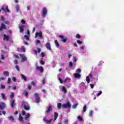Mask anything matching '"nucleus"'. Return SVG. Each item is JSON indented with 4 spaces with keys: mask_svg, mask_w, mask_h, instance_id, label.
<instances>
[{
    "mask_svg": "<svg viewBox=\"0 0 124 124\" xmlns=\"http://www.w3.org/2000/svg\"><path fill=\"white\" fill-rule=\"evenodd\" d=\"M1 10H4L5 13H6V12H8V13L10 12V11L9 10V9H8V8H7V7H5V6H4V7L2 6L1 8Z\"/></svg>",
    "mask_w": 124,
    "mask_h": 124,
    "instance_id": "17",
    "label": "nucleus"
},
{
    "mask_svg": "<svg viewBox=\"0 0 124 124\" xmlns=\"http://www.w3.org/2000/svg\"><path fill=\"white\" fill-rule=\"evenodd\" d=\"M80 86H81V87H84L85 86V83L84 82H81L80 83Z\"/></svg>",
    "mask_w": 124,
    "mask_h": 124,
    "instance_id": "51",
    "label": "nucleus"
},
{
    "mask_svg": "<svg viewBox=\"0 0 124 124\" xmlns=\"http://www.w3.org/2000/svg\"><path fill=\"white\" fill-rule=\"evenodd\" d=\"M52 110L53 108L52 107L51 105H49L47 108V110L46 111V115H48V114H50V112H52Z\"/></svg>",
    "mask_w": 124,
    "mask_h": 124,
    "instance_id": "7",
    "label": "nucleus"
},
{
    "mask_svg": "<svg viewBox=\"0 0 124 124\" xmlns=\"http://www.w3.org/2000/svg\"><path fill=\"white\" fill-rule=\"evenodd\" d=\"M37 36H39V37H41V38H43V37H42V32L40 31L39 32H36L35 33V38H36Z\"/></svg>",
    "mask_w": 124,
    "mask_h": 124,
    "instance_id": "16",
    "label": "nucleus"
},
{
    "mask_svg": "<svg viewBox=\"0 0 124 124\" xmlns=\"http://www.w3.org/2000/svg\"><path fill=\"white\" fill-rule=\"evenodd\" d=\"M31 85H32V86H35V83H34V82H33V81H32L31 82Z\"/></svg>",
    "mask_w": 124,
    "mask_h": 124,
    "instance_id": "57",
    "label": "nucleus"
},
{
    "mask_svg": "<svg viewBox=\"0 0 124 124\" xmlns=\"http://www.w3.org/2000/svg\"><path fill=\"white\" fill-rule=\"evenodd\" d=\"M20 58H21V62H26L27 60V57L25 56L24 54H20L19 55Z\"/></svg>",
    "mask_w": 124,
    "mask_h": 124,
    "instance_id": "13",
    "label": "nucleus"
},
{
    "mask_svg": "<svg viewBox=\"0 0 124 124\" xmlns=\"http://www.w3.org/2000/svg\"><path fill=\"white\" fill-rule=\"evenodd\" d=\"M1 94L2 95V99H4L5 98V95H4V93H1Z\"/></svg>",
    "mask_w": 124,
    "mask_h": 124,
    "instance_id": "42",
    "label": "nucleus"
},
{
    "mask_svg": "<svg viewBox=\"0 0 124 124\" xmlns=\"http://www.w3.org/2000/svg\"><path fill=\"white\" fill-rule=\"evenodd\" d=\"M27 87H28V90H31V85L28 84Z\"/></svg>",
    "mask_w": 124,
    "mask_h": 124,
    "instance_id": "39",
    "label": "nucleus"
},
{
    "mask_svg": "<svg viewBox=\"0 0 124 124\" xmlns=\"http://www.w3.org/2000/svg\"><path fill=\"white\" fill-rule=\"evenodd\" d=\"M62 107L63 108H65V109H70L71 108V104H70V103H69V102H67L62 104Z\"/></svg>",
    "mask_w": 124,
    "mask_h": 124,
    "instance_id": "4",
    "label": "nucleus"
},
{
    "mask_svg": "<svg viewBox=\"0 0 124 124\" xmlns=\"http://www.w3.org/2000/svg\"><path fill=\"white\" fill-rule=\"evenodd\" d=\"M19 29V32H23L24 31V29H25V25L23 24H20L18 25Z\"/></svg>",
    "mask_w": 124,
    "mask_h": 124,
    "instance_id": "12",
    "label": "nucleus"
},
{
    "mask_svg": "<svg viewBox=\"0 0 124 124\" xmlns=\"http://www.w3.org/2000/svg\"><path fill=\"white\" fill-rule=\"evenodd\" d=\"M5 108V104H4L3 103H0V109L1 110H3Z\"/></svg>",
    "mask_w": 124,
    "mask_h": 124,
    "instance_id": "20",
    "label": "nucleus"
},
{
    "mask_svg": "<svg viewBox=\"0 0 124 124\" xmlns=\"http://www.w3.org/2000/svg\"><path fill=\"white\" fill-rule=\"evenodd\" d=\"M27 34L30 35V30H27Z\"/></svg>",
    "mask_w": 124,
    "mask_h": 124,
    "instance_id": "63",
    "label": "nucleus"
},
{
    "mask_svg": "<svg viewBox=\"0 0 124 124\" xmlns=\"http://www.w3.org/2000/svg\"><path fill=\"white\" fill-rule=\"evenodd\" d=\"M62 107V103H59L58 104V106H57V108L58 109H61Z\"/></svg>",
    "mask_w": 124,
    "mask_h": 124,
    "instance_id": "32",
    "label": "nucleus"
},
{
    "mask_svg": "<svg viewBox=\"0 0 124 124\" xmlns=\"http://www.w3.org/2000/svg\"><path fill=\"white\" fill-rule=\"evenodd\" d=\"M47 13H48L47 9L44 7L42 11V16L44 18H45V17H46V16L47 15Z\"/></svg>",
    "mask_w": 124,
    "mask_h": 124,
    "instance_id": "8",
    "label": "nucleus"
},
{
    "mask_svg": "<svg viewBox=\"0 0 124 124\" xmlns=\"http://www.w3.org/2000/svg\"><path fill=\"white\" fill-rule=\"evenodd\" d=\"M21 77L22 79H23L25 81V82H27V77H26L24 75H21Z\"/></svg>",
    "mask_w": 124,
    "mask_h": 124,
    "instance_id": "27",
    "label": "nucleus"
},
{
    "mask_svg": "<svg viewBox=\"0 0 124 124\" xmlns=\"http://www.w3.org/2000/svg\"><path fill=\"white\" fill-rule=\"evenodd\" d=\"M24 38H25V39H26V40H29V36L25 35L24 36Z\"/></svg>",
    "mask_w": 124,
    "mask_h": 124,
    "instance_id": "43",
    "label": "nucleus"
},
{
    "mask_svg": "<svg viewBox=\"0 0 124 124\" xmlns=\"http://www.w3.org/2000/svg\"><path fill=\"white\" fill-rule=\"evenodd\" d=\"M14 58H16V59H19V56L18 55H16V54H15L14 55Z\"/></svg>",
    "mask_w": 124,
    "mask_h": 124,
    "instance_id": "53",
    "label": "nucleus"
},
{
    "mask_svg": "<svg viewBox=\"0 0 124 124\" xmlns=\"http://www.w3.org/2000/svg\"><path fill=\"white\" fill-rule=\"evenodd\" d=\"M6 53V52H4L3 51H2V53L1 54V60H4V54Z\"/></svg>",
    "mask_w": 124,
    "mask_h": 124,
    "instance_id": "25",
    "label": "nucleus"
},
{
    "mask_svg": "<svg viewBox=\"0 0 124 124\" xmlns=\"http://www.w3.org/2000/svg\"><path fill=\"white\" fill-rule=\"evenodd\" d=\"M54 119H49L47 120L46 118H43V120L44 122H45V123H46V124H50V123H54L56 120H57L58 116H59V114L57 112H54Z\"/></svg>",
    "mask_w": 124,
    "mask_h": 124,
    "instance_id": "2",
    "label": "nucleus"
},
{
    "mask_svg": "<svg viewBox=\"0 0 124 124\" xmlns=\"http://www.w3.org/2000/svg\"><path fill=\"white\" fill-rule=\"evenodd\" d=\"M89 117H90V118H92V117H93V111L92 110L89 111Z\"/></svg>",
    "mask_w": 124,
    "mask_h": 124,
    "instance_id": "23",
    "label": "nucleus"
},
{
    "mask_svg": "<svg viewBox=\"0 0 124 124\" xmlns=\"http://www.w3.org/2000/svg\"><path fill=\"white\" fill-rule=\"evenodd\" d=\"M73 63H76V62H77V57L76 56H73Z\"/></svg>",
    "mask_w": 124,
    "mask_h": 124,
    "instance_id": "29",
    "label": "nucleus"
},
{
    "mask_svg": "<svg viewBox=\"0 0 124 124\" xmlns=\"http://www.w3.org/2000/svg\"><path fill=\"white\" fill-rule=\"evenodd\" d=\"M77 106H78V104H76L74 106H72L73 109H76V108H77Z\"/></svg>",
    "mask_w": 124,
    "mask_h": 124,
    "instance_id": "36",
    "label": "nucleus"
},
{
    "mask_svg": "<svg viewBox=\"0 0 124 124\" xmlns=\"http://www.w3.org/2000/svg\"><path fill=\"white\" fill-rule=\"evenodd\" d=\"M22 116H25V120L29 121V119L30 118V113H27L26 114V112H25V111L23 110L22 111Z\"/></svg>",
    "mask_w": 124,
    "mask_h": 124,
    "instance_id": "6",
    "label": "nucleus"
},
{
    "mask_svg": "<svg viewBox=\"0 0 124 124\" xmlns=\"http://www.w3.org/2000/svg\"><path fill=\"white\" fill-rule=\"evenodd\" d=\"M9 23H10L9 21H5V24H9Z\"/></svg>",
    "mask_w": 124,
    "mask_h": 124,
    "instance_id": "64",
    "label": "nucleus"
},
{
    "mask_svg": "<svg viewBox=\"0 0 124 124\" xmlns=\"http://www.w3.org/2000/svg\"><path fill=\"white\" fill-rule=\"evenodd\" d=\"M76 73L74 74V77L75 78H77L78 79L79 78H81V75L78 73H81V69H78L76 71Z\"/></svg>",
    "mask_w": 124,
    "mask_h": 124,
    "instance_id": "3",
    "label": "nucleus"
},
{
    "mask_svg": "<svg viewBox=\"0 0 124 124\" xmlns=\"http://www.w3.org/2000/svg\"><path fill=\"white\" fill-rule=\"evenodd\" d=\"M40 63L41 64H44V61L42 60L40 62Z\"/></svg>",
    "mask_w": 124,
    "mask_h": 124,
    "instance_id": "60",
    "label": "nucleus"
},
{
    "mask_svg": "<svg viewBox=\"0 0 124 124\" xmlns=\"http://www.w3.org/2000/svg\"><path fill=\"white\" fill-rule=\"evenodd\" d=\"M28 94H29V93H28V92H24V95L25 96H28Z\"/></svg>",
    "mask_w": 124,
    "mask_h": 124,
    "instance_id": "56",
    "label": "nucleus"
},
{
    "mask_svg": "<svg viewBox=\"0 0 124 124\" xmlns=\"http://www.w3.org/2000/svg\"><path fill=\"white\" fill-rule=\"evenodd\" d=\"M60 89H62V91L64 93H66V89H65V87L63 86H60L59 87Z\"/></svg>",
    "mask_w": 124,
    "mask_h": 124,
    "instance_id": "18",
    "label": "nucleus"
},
{
    "mask_svg": "<svg viewBox=\"0 0 124 124\" xmlns=\"http://www.w3.org/2000/svg\"><path fill=\"white\" fill-rule=\"evenodd\" d=\"M76 38H80V37H81V36H80V34H77L76 35Z\"/></svg>",
    "mask_w": 124,
    "mask_h": 124,
    "instance_id": "46",
    "label": "nucleus"
},
{
    "mask_svg": "<svg viewBox=\"0 0 124 124\" xmlns=\"http://www.w3.org/2000/svg\"><path fill=\"white\" fill-rule=\"evenodd\" d=\"M59 37L61 39L62 41L64 43H65L66 42V41L67 40V39L66 38H64V36L63 35H59Z\"/></svg>",
    "mask_w": 124,
    "mask_h": 124,
    "instance_id": "15",
    "label": "nucleus"
},
{
    "mask_svg": "<svg viewBox=\"0 0 124 124\" xmlns=\"http://www.w3.org/2000/svg\"><path fill=\"white\" fill-rule=\"evenodd\" d=\"M1 89H5V86L4 85H2V84H1Z\"/></svg>",
    "mask_w": 124,
    "mask_h": 124,
    "instance_id": "59",
    "label": "nucleus"
},
{
    "mask_svg": "<svg viewBox=\"0 0 124 124\" xmlns=\"http://www.w3.org/2000/svg\"><path fill=\"white\" fill-rule=\"evenodd\" d=\"M10 98H12V100L10 101L11 105L12 108H14V105L15 104V101L13 99L14 97V93H12L11 95L10 96Z\"/></svg>",
    "mask_w": 124,
    "mask_h": 124,
    "instance_id": "5",
    "label": "nucleus"
},
{
    "mask_svg": "<svg viewBox=\"0 0 124 124\" xmlns=\"http://www.w3.org/2000/svg\"><path fill=\"white\" fill-rule=\"evenodd\" d=\"M46 83V78H44L43 80H42V84H45Z\"/></svg>",
    "mask_w": 124,
    "mask_h": 124,
    "instance_id": "41",
    "label": "nucleus"
},
{
    "mask_svg": "<svg viewBox=\"0 0 124 124\" xmlns=\"http://www.w3.org/2000/svg\"><path fill=\"white\" fill-rule=\"evenodd\" d=\"M46 48L47 49V50H49V51H51L52 50V48H51V44L50 43H47L46 45Z\"/></svg>",
    "mask_w": 124,
    "mask_h": 124,
    "instance_id": "19",
    "label": "nucleus"
},
{
    "mask_svg": "<svg viewBox=\"0 0 124 124\" xmlns=\"http://www.w3.org/2000/svg\"><path fill=\"white\" fill-rule=\"evenodd\" d=\"M14 62L15 64H17V63H18V61L17 60H16L14 61Z\"/></svg>",
    "mask_w": 124,
    "mask_h": 124,
    "instance_id": "52",
    "label": "nucleus"
},
{
    "mask_svg": "<svg viewBox=\"0 0 124 124\" xmlns=\"http://www.w3.org/2000/svg\"><path fill=\"white\" fill-rule=\"evenodd\" d=\"M54 42L56 47H57V48H59V47L60 46V44L58 42V40H56Z\"/></svg>",
    "mask_w": 124,
    "mask_h": 124,
    "instance_id": "30",
    "label": "nucleus"
},
{
    "mask_svg": "<svg viewBox=\"0 0 124 124\" xmlns=\"http://www.w3.org/2000/svg\"><path fill=\"white\" fill-rule=\"evenodd\" d=\"M0 20L1 21H4V17H3V16H1L0 17Z\"/></svg>",
    "mask_w": 124,
    "mask_h": 124,
    "instance_id": "54",
    "label": "nucleus"
},
{
    "mask_svg": "<svg viewBox=\"0 0 124 124\" xmlns=\"http://www.w3.org/2000/svg\"><path fill=\"white\" fill-rule=\"evenodd\" d=\"M71 54L69 53H68V57L69 58L70 57H71Z\"/></svg>",
    "mask_w": 124,
    "mask_h": 124,
    "instance_id": "62",
    "label": "nucleus"
},
{
    "mask_svg": "<svg viewBox=\"0 0 124 124\" xmlns=\"http://www.w3.org/2000/svg\"><path fill=\"white\" fill-rule=\"evenodd\" d=\"M2 30H6V26L3 23H1L0 26V31H1Z\"/></svg>",
    "mask_w": 124,
    "mask_h": 124,
    "instance_id": "14",
    "label": "nucleus"
},
{
    "mask_svg": "<svg viewBox=\"0 0 124 124\" xmlns=\"http://www.w3.org/2000/svg\"><path fill=\"white\" fill-rule=\"evenodd\" d=\"M21 51H22V52H24L25 53V52H26V48L24 47V46H22L21 48Z\"/></svg>",
    "mask_w": 124,
    "mask_h": 124,
    "instance_id": "37",
    "label": "nucleus"
},
{
    "mask_svg": "<svg viewBox=\"0 0 124 124\" xmlns=\"http://www.w3.org/2000/svg\"><path fill=\"white\" fill-rule=\"evenodd\" d=\"M34 96L35 97L36 103H39L40 102V98L39 97V94L37 93L34 94Z\"/></svg>",
    "mask_w": 124,
    "mask_h": 124,
    "instance_id": "10",
    "label": "nucleus"
},
{
    "mask_svg": "<svg viewBox=\"0 0 124 124\" xmlns=\"http://www.w3.org/2000/svg\"><path fill=\"white\" fill-rule=\"evenodd\" d=\"M33 51H34L35 55H37V53H40L41 49H40V48H37V50L34 49Z\"/></svg>",
    "mask_w": 124,
    "mask_h": 124,
    "instance_id": "28",
    "label": "nucleus"
},
{
    "mask_svg": "<svg viewBox=\"0 0 124 124\" xmlns=\"http://www.w3.org/2000/svg\"><path fill=\"white\" fill-rule=\"evenodd\" d=\"M9 39V36L4 34L3 35V40H6V41H8Z\"/></svg>",
    "mask_w": 124,
    "mask_h": 124,
    "instance_id": "21",
    "label": "nucleus"
},
{
    "mask_svg": "<svg viewBox=\"0 0 124 124\" xmlns=\"http://www.w3.org/2000/svg\"><path fill=\"white\" fill-rule=\"evenodd\" d=\"M77 43H78V44H80V45L82 44V41H81L80 40H78L77 41Z\"/></svg>",
    "mask_w": 124,
    "mask_h": 124,
    "instance_id": "47",
    "label": "nucleus"
},
{
    "mask_svg": "<svg viewBox=\"0 0 124 124\" xmlns=\"http://www.w3.org/2000/svg\"><path fill=\"white\" fill-rule=\"evenodd\" d=\"M92 81L93 82H94V83H96L97 81H98V75H93V74H90L89 76H88L86 77V82H87L88 84L90 83Z\"/></svg>",
    "mask_w": 124,
    "mask_h": 124,
    "instance_id": "1",
    "label": "nucleus"
},
{
    "mask_svg": "<svg viewBox=\"0 0 124 124\" xmlns=\"http://www.w3.org/2000/svg\"><path fill=\"white\" fill-rule=\"evenodd\" d=\"M3 74L5 75V76H9V72L8 71H4Z\"/></svg>",
    "mask_w": 124,
    "mask_h": 124,
    "instance_id": "33",
    "label": "nucleus"
},
{
    "mask_svg": "<svg viewBox=\"0 0 124 124\" xmlns=\"http://www.w3.org/2000/svg\"><path fill=\"white\" fill-rule=\"evenodd\" d=\"M90 86L91 89H93V87H94L93 84H90Z\"/></svg>",
    "mask_w": 124,
    "mask_h": 124,
    "instance_id": "55",
    "label": "nucleus"
},
{
    "mask_svg": "<svg viewBox=\"0 0 124 124\" xmlns=\"http://www.w3.org/2000/svg\"><path fill=\"white\" fill-rule=\"evenodd\" d=\"M78 119L80 121H83V118H82L80 116H78Z\"/></svg>",
    "mask_w": 124,
    "mask_h": 124,
    "instance_id": "45",
    "label": "nucleus"
},
{
    "mask_svg": "<svg viewBox=\"0 0 124 124\" xmlns=\"http://www.w3.org/2000/svg\"><path fill=\"white\" fill-rule=\"evenodd\" d=\"M21 22L22 24H25V20L22 19L21 20Z\"/></svg>",
    "mask_w": 124,
    "mask_h": 124,
    "instance_id": "61",
    "label": "nucleus"
},
{
    "mask_svg": "<svg viewBox=\"0 0 124 124\" xmlns=\"http://www.w3.org/2000/svg\"><path fill=\"white\" fill-rule=\"evenodd\" d=\"M7 83L8 84H10V83H11V78H8Z\"/></svg>",
    "mask_w": 124,
    "mask_h": 124,
    "instance_id": "38",
    "label": "nucleus"
},
{
    "mask_svg": "<svg viewBox=\"0 0 124 124\" xmlns=\"http://www.w3.org/2000/svg\"><path fill=\"white\" fill-rule=\"evenodd\" d=\"M58 78L59 81L60 82V83H61V84H62V83H65V82H70L71 81V79H70V78H66V79L63 81L62 80V78Z\"/></svg>",
    "mask_w": 124,
    "mask_h": 124,
    "instance_id": "9",
    "label": "nucleus"
},
{
    "mask_svg": "<svg viewBox=\"0 0 124 124\" xmlns=\"http://www.w3.org/2000/svg\"><path fill=\"white\" fill-rule=\"evenodd\" d=\"M15 68L17 70V71H20V69H19V66L17 65H16Z\"/></svg>",
    "mask_w": 124,
    "mask_h": 124,
    "instance_id": "40",
    "label": "nucleus"
},
{
    "mask_svg": "<svg viewBox=\"0 0 124 124\" xmlns=\"http://www.w3.org/2000/svg\"><path fill=\"white\" fill-rule=\"evenodd\" d=\"M102 94V91H100L99 93L97 94L96 96L98 97L99 95H101Z\"/></svg>",
    "mask_w": 124,
    "mask_h": 124,
    "instance_id": "35",
    "label": "nucleus"
},
{
    "mask_svg": "<svg viewBox=\"0 0 124 124\" xmlns=\"http://www.w3.org/2000/svg\"><path fill=\"white\" fill-rule=\"evenodd\" d=\"M72 64H73L72 62H69V67H72Z\"/></svg>",
    "mask_w": 124,
    "mask_h": 124,
    "instance_id": "44",
    "label": "nucleus"
},
{
    "mask_svg": "<svg viewBox=\"0 0 124 124\" xmlns=\"http://www.w3.org/2000/svg\"><path fill=\"white\" fill-rule=\"evenodd\" d=\"M36 44H40V41L39 40H37L36 41Z\"/></svg>",
    "mask_w": 124,
    "mask_h": 124,
    "instance_id": "48",
    "label": "nucleus"
},
{
    "mask_svg": "<svg viewBox=\"0 0 124 124\" xmlns=\"http://www.w3.org/2000/svg\"><path fill=\"white\" fill-rule=\"evenodd\" d=\"M18 119L20 122H22V121H23V117H22V115L21 114L19 115Z\"/></svg>",
    "mask_w": 124,
    "mask_h": 124,
    "instance_id": "34",
    "label": "nucleus"
},
{
    "mask_svg": "<svg viewBox=\"0 0 124 124\" xmlns=\"http://www.w3.org/2000/svg\"><path fill=\"white\" fill-rule=\"evenodd\" d=\"M12 80L14 82H16V81L17 80V78H12Z\"/></svg>",
    "mask_w": 124,
    "mask_h": 124,
    "instance_id": "49",
    "label": "nucleus"
},
{
    "mask_svg": "<svg viewBox=\"0 0 124 124\" xmlns=\"http://www.w3.org/2000/svg\"><path fill=\"white\" fill-rule=\"evenodd\" d=\"M22 105L24 106V109H25V110H30V106H29V105H28V103H27V102H24L22 103Z\"/></svg>",
    "mask_w": 124,
    "mask_h": 124,
    "instance_id": "11",
    "label": "nucleus"
},
{
    "mask_svg": "<svg viewBox=\"0 0 124 124\" xmlns=\"http://www.w3.org/2000/svg\"><path fill=\"white\" fill-rule=\"evenodd\" d=\"M8 120L11 122H14V117L12 116H8Z\"/></svg>",
    "mask_w": 124,
    "mask_h": 124,
    "instance_id": "24",
    "label": "nucleus"
},
{
    "mask_svg": "<svg viewBox=\"0 0 124 124\" xmlns=\"http://www.w3.org/2000/svg\"><path fill=\"white\" fill-rule=\"evenodd\" d=\"M80 50H85V46H82L80 47Z\"/></svg>",
    "mask_w": 124,
    "mask_h": 124,
    "instance_id": "50",
    "label": "nucleus"
},
{
    "mask_svg": "<svg viewBox=\"0 0 124 124\" xmlns=\"http://www.w3.org/2000/svg\"><path fill=\"white\" fill-rule=\"evenodd\" d=\"M41 57H42V58H43V57H44V56H45L44 53L42 52V53H41Z\"/></svg>",
    "mask_w": 124,
    "mask_h": 124,
    "instance_id": "58",
    "label": "nucleus"
},
{
    "mask_svg": "<svg viewBox=\"0 0 124 124\" xmlns=\"http://www.w3.org/2000/svg\"><path fill=\"white\" fill-rule=\"evenodd\" d=\"M15 8L16 10V12H19V11H20V6H19V5H16L15 6Z\"/></svg>",
    "mask_w": 124,
    "mask_h": 124,
    "instance_id": "31",
    "label": "nucleus"
},
{
    "mask_svg": "<svg viewBox=\"0 0 124 124\" xmlns=\"http://www.w3.org/2000/svg\"><path fill=\"white\" fill-rule=\"evenodd\" d=\"M37 70H39L41 73H43V72L44 71V70H43V68L41 66L37 67Z\"/></svg>",
    "mask_w": 124,
    "mask_h": 124,
    "instance_id": "22",
    "label": "nucleus"
},
{
    "mask_svg": "<svg viewBox=\"0 0 124 124\" xmlns=\"http://www.w3.org/2000/svg\"><path fill=\"white\" fill-rule=\"evenodd\" d=\"M86 111H87V106L84 105L83 108V110H82V114H84Z\"/></svg>",
    "mask_w": 124,
    "mask_h": 124,
    "instance_id": "26",
    "label": "nucleus"
}]
</instances>
